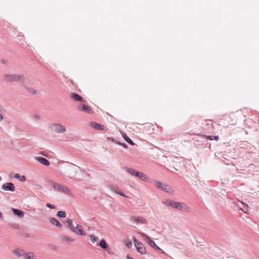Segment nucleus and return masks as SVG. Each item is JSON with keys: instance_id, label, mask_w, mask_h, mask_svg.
I'll return each mask as SVG.
<instances>
[{"instance_id": "nucleus-1", "label": "nucleus", "mask_w": 259, "mask_h": 259, "mask_svg": "<svg viewBox=\"0 0 259 259\" xmlns=\"http://www.w3.org/2000/svg\"><path fill=\"white\" fill-rule=\"evenodd\" d=\"M24 77L21 74H6L4 76V80L7 82L23 81Z\"/></svg>"}, {"instance_id": "nucleus-2", "label": "nucleus", "mask_w": 259, "mask_h": 259, "mask_svg": "<svg viewBox=\"0 0 259 259\" xmlns=\"http://www.w3.org/2000/svg\"><path fill=\"white\" fill-rule=\"evenodd\" d=\"M51 185L53 188L57 191H60L69 195H72V193L70 189L65 186L61 185L55 182H52Z\"/></svg>"}, {"instance_id": "nucleus-3", "label": "nucleus", "mask_w": 259, "mask_h": 259, "mask_svg": "<svg viewBox=\"0 0 259 259\" xmlns=\"http://www.w3.org/2000/svg\"><path fill=\"white\" fill-rule=\"evenodd\" d=\"M154 183L155 186L158 188V189L161 190L164 192L169 193L171 191V187L165 184L164 183H162L159 181L155 180L154 181Z\"/></svg>"}, {"instance_id": "nucleus-4", "label": "nucleus", "mask_w": 259, "mask_h": 259, "mask_svg": "<svg viewBox=\"0 0 259 259\" xmlns=\"http://www.w3.org/2000/svg\"><path fill=\"white\" fill-rule=\"evenodd\" d=\"M133 241L137 251L141 254H145L146 253V250L144 245L134 237H133Z\"/></svg>"}, {"instance_id": "nucleus-5", "label": "nucleus", "mask_w": 259, "mask_h": 259, "mask_svg": "<svg viewBox=\"0 0 259 259\" xmlns=\"http://www.w3.org/2000/svg\"><path fill=\"white\" fill-rule=\"evenodd\" d=\"M138 234L141 236V237L145 241H146L150 246L153 248L154 246H156V243H155V242L151 240V239L148 235L141 232H139Z\"/></svg>"}, {"instance_id": "nucleus-6", "label": "nucleus", "mask_w": 259, "mask_h": 259, "mask_svg": "<svg viewBox=\"0 0 259 259\" xmlns=\"http://www.w3.org/2000/svg\"><path fill=\"white\" fill-rule=\"evenodd\" d=\"M131 221L137 225L147 224V220L141 217H132L130 218Z\"/></svg>"}, {"instance_id": "nucleus-7", "label": "nucleus", "mask_w": 259, "mask_h": 259, "mask_svg": "<svg viewBox=\"0 0 259 259\" xmlns=\"http://www.w3.org/2000/svg\"><path fill=\"white\" fill-rule=\"evenodd\" d=\"M175 208L185 212L190 210V207L186 203L179 202H176Z\"/></svg>"}, {"instance_id": "nucleus-8", "label": "nucleus", "mask_w": 259, "mask_h": 259, "mask_svg": "<svg viewBox=\"0 0 259 259\" xmlns=\"http://www.w3.org/2000/svg\"><path fill=\"white\" fill-rule=\"evenodd\" d=\"M77 109L80 111H84L87 113H92L93 112V110L92 108L88 105H86L83 104H81L77 106Z\"/></svg>"}, {"instance_id": "nucleus-9", "label": "nucleus", "mask_w": 259, "mask_h": 259, "mask_svg": "<svg viewBox=\"0 0 259 259\" xmlns=\"http://www.w3.org/2000/svg\"><path fill=\"white\" fill-rule=\"evenodd\" d=\"M54 132L57 133H63L66 131L65 127L61 124H55L53 125Z\"/></svg>"}, {"instance_id": "nucleus-10", "label": "nucleus", "mask_w": 259, "mask_h": 259, "mask_svg": "<svg viewBox=\"0 0 259 259\" xmlns=\"http://www.w3.org/2000/svg\"><path fill=\"white\" fill-rule=\"evenodd\" d=\"M71 231L77 235L84 236L85 235L82 226L80 225H77L76 227H73Z\"/></svg>"}, {"instance_id": "nucleus-11", "label": "nucleus", "mask_w": 259, "mask_h": 259, "mask_svg": "<svg viewBox=\"0 0 259 259\" xmlns=\"http://www.w3.org/2000/svg\"><path fill=\"white\" fill-rule=\"evenodd\" d=\"M91 126L95 129L100 130L102 131L107 132L108 131V128L106 127L102 124H99L97 122H92L91 123Z\"/></svg>"}, {"instance_id": "nucleus-12", "label": "nucleus", "mask_w": 259, "mask_h": 259, "mask_svg": "<svg viewBox=\"0 0 259 259\" xmlns=\"http://www.w3.org/2000/svg\"><path fill=\"white\" fill-rule=\"evenodd\" d=\"M2 189L5 191L14 192L15 190V187L12 183H7L2 186Z\"/></svg>"}, {"instance_id": "nucleus-13", "label": "nucleus", "mask_w": 259, "mask_h": 259, "mask_svg": "<svg viewBox=\"0 0 259 259\" xmlns=\"http://www.w3.org/2000/svg\"><path fill=\"white\" fill-rule=\"evenodd\" d=\"M70 98L74 100V101H80L81 102H85V100L83 99V98L80 96V95L76 94V93H72L70 94Z\"/></svg>"}, {"instance_id": "nucleus-14", "label": "nucleus", "mask_w": 259, "mask_h": 259, "mask_svg": "<svg viewBox=\"0 0 259 259\" xmlns=\"http://www.w3.org/2000/svg\"><path fill=\"white\" fill-rule=\"evenodd\" d=\"M49 222L52 225H54L59 228H61L62 227L60 223L54 218H50L49 219Z\"/></svg>"}, {"instance_id": "nucleus-15", "label": "nucleus", "mask_w": 259, "mask_h": 259, "mask_svg": "<svg viewBox=\"0 0 259 259\" xmlns=\"http://www.w3.org/2000/svg\"><path fill=\"white\" fill-rule=\"evenodd\" d=\"M13 253L17 257H21L24 256L25 252L23 250L17 248L13 250Z\"/></svg>"}, {"instance_id": "nucleus-16", "label": "nucleus", "mask_w": 259, "mask_h": 259, "mask_svg": "<svg viewBox=\"0 0 259 259\" xmlns=\"http://www.w3.org/2000/svg\"><path fill=\"white\" fill-rule=\"evenodd\" d=\"M36 160L39 161L41 164L48 166L50 165V162L46 158L41 157H37L35 158Z\"/></svg>"}, {"instance_id": "nucleus-17", "label": "nucleus", "mask_w": 259, "mask_h": 259, "mask_svg": "<svg viewBox=\"0 0 259 259\" xmlns=\"http://www.w3.org/2000/svg\"><path fill=\"white\" fill-rule=\"evenodd\" d=\"M125 170L132 176L138 177L140 171H137L133 168L125 167Z\"/></svg>"}, {"instance_id": "nucleus-18", "label": "nucleus", "mask_w": 259, "mask_h": 259, "mask_svg": "<svg viewBox=\"0 0 259 259\" xmlns=\"http://www.w3.org/2000/svg\"><path fill=\"white\" fill-rule=\"evenodd\" d=\"M176 201L172 200L167 199L163 201V203L167 206H170L172 208H175Z\"/></svg>"}, {"instance_id": "nucleus-19", "label": "nucleus", "mask_w": 259, "mask_h": 259, "mask_svg": "<svg viewBox=\"0 0 259 259\" xmlns=\"http://www.w3.org/2000/svg\"><path fill=\"white\" fill-rule=\"evenodd\" d=\"M25 259H36V256L32 252H29L27 253H25L24 254Z\"/></svg>"}, {"instance_id": "nucleus-20", "label": "nucleus", "mask_w": 259, "mask_h": 259, "mask_svg": "<svg viewBox=\"0 0 259 259\" xmlns=\"http://www.w3.org/2000/svg\"><path fill=\"white\" fill-rule=\"evenodd\" d=\"M12 211L14 214L17 215L18 217L20 218H23L24 217V212L20 210L13 208Z\"/></svg>"}, {"instance_id": "nucleus-21", "label": "nucleus", "mask_w": 259, "mask_h": 259, "mask_svg": "<svg viewBox=\"0 0 259 259\" xmlns=\"http://www.w3.org/2000/svg\"><path fill=\"white\" fill-rule=\"evenodd\" d=\"M137 177L140 178L141 180L144 181H146L148 179V176L141 172H139Z\"/></svg>"}, {"instance_id": "nucleus-22", "label": "nucleus", "mask_w": 259, "mask_h": 259, "mask_svg": "<svg viewBox=\"0 0 259 259\" xmlns=\"http://www.w3.org/2000/svg\"><path fill=\"white\" fill-rule=\"evenodd\" d=\"M122 137L123 139L126 141L128 144H130L131 145H134V143L131 140V139L126 136V134H122Z\"/></svg>"}, {"instance_id": "nucleus-23", "label": "nucleus", "mask_w": 259, "mask_h": 259, "mask_svg": "<svg viewBox=\"0 0 259 259\" xmlns=\"http://www.w3.org/2000/svg\"><path fill=\"white\" fill-rule=\"evenodd\" d=\"M99 245L103 249H107L108 247V245L106 243L104 240H102L100 242Z\"/></svg>"}, {"instance_id": "nucleus-24", "label": "nucleus", "mask_w": 259, "mask_h": 259, "mask_svg": "<svg viewBox=\"0 0 259 259\" xmlns=\"http://www.w3.org/2000/svg\"><path fill=\"white\" fill-rule=\"evenodd\" d=\"M90 240L92 244H95L98 240V238L96 237L94 235L91 234L89 236Z\"/></svg>"}, {"instance_id": "nucleus-25", "label": "nucleus", "mask_w": 259, "mask_h": 259, "mask_svg": "<svg viewBox=\"0 0 259 259\" xmlns=\"http://www.w3.org/2000/svg\"><path fill=\"white\" fill-rule=\"evenodd\" d=\"M62 240L64 241H66L67 242H73L75 241L74 239L68 237L67 236L62 237Z\"/></svg>"}, {"instance_id": "nucleus-26", "label": "nucleus", "mask_w": 259, "mask_h": 259, "mask_svg": "<svg viewBox=\"0 0 259 259\" xmlns=\"http://www.w3.org/2000/svg\"><path fill=\"white\" fill-rule=\"evenodd\" d=\"M110 187V189L111 191H113L114 192L116 193V194H117V193H118L119 192V188L116 185H110L109 186Z\"/></svg>"}, {"instance_id": "nucleus-27", "label": "nucleus", "mask_w": 259, "mask_h": 259, "mask_svg": "<svg viewBox=\"0 0 259 259\" xmlns=\"http://www.w3.org/2000/svg\"><path fill=\"white\" fill-rule=\"evenodd\" d=\"M65 223L67 224L68 227L71 230L73 228V224H72V221L70 219H68L65 221Z\"/></svg>"}, {"instance_id": "nucleus-28", "label": "nucleus", "mask_w": 259, "mask_h": 259, "mask_svg": "<svg viewBox=\"0 0 259 259\" xmlns=\"http://www.w3.org/2000/svg\"><path fill=\"white\" fill-rule=\"evenodd\" d=\"M57 215L60 218H65L66 217V212L63 211H59L57 212Z\"/></svg>"}, {"instance_id": "nucleus-29", "label": "nucleus", "mask_w": 259, "mask_h": 259, "mask_svg": "<svg viewBox=\"0 0 259 259\" xmlns=\"http://www.w3.org/2000/svg\"><path fill=\"white\" fill-rule=\"evenodd\" d=\"M206 138L207 139H208V140H215L216 141H218L219 140V136L212 137V136H207L206 137Z\"/></svg>"}, {"instance_id": "nucleus-30", "label": "nucleus", "mask_w": 259, "mask_h": 259, "mask_svg": "<svg viewBox=\"0 0 259 259\" xmlns=\"http://www.w3.org/2000/svg\"><path fill=\"white\" fill-rule=\"evenodd\" d=\"M124 244L128 247H131V246L132 245V243L131 241L128 239L125 240L124 241Z\"/></svg>"}, {"instance_id": "nucleus-31", "label": "nucleus", "mask_w": 259, "mask_h": 259, "mask_svg": "<svg viewBox=\"0 0 259 259\" xmlns=\"http://www.w3.org/2000/svg\"><path fill=\"white\" fill-rule=\"evenodd\" d=\"M155 249L161 250L162 253L165 254V252L162 250L159 247H158L156 244V246L153 247Z\"/></svg>"}, {"instance_id": "nucleus-32", "label": "nucleus", "mask_w": 259, "mask_h": 259, "mask_svg": "<svg viewBox=\"0 0 259 259\" xmlns=\"http://www.w3.org/2000/svg\"><path fill=\"white\" fill-rule=\"evenodd\" d=\"M47 207H48L49 208H55L54 206L53 205H52V204H50V203H48L47 204Z\"/></svg>"}, {"instance_id": "nucleus-33", "label": "nucleus", "mask_w": 259, "mask_h": 259, "mask_svg": "<svg viewBox=\"0 0 259 259\" xmlns=\"http://www.w3.org/2000/svg\"><path fill=\"white\" fill-rule=\"evenodd\" d=\"M117 194L120 195L121 196H123V197H127V196L124 195L123 193L120 192L119 191L118 192V193H117Z\"/></svg>"}, {"instance_id": "nucleus-34", "label": "nucleus", "mask_w": 259, "mask_h": 259, "mask_svg": "<svg viewBox=\"0 0 259 259\" xmlns=\"http://www.w3.org/2000/svg\"><path fill=\"white\" fill-rule=\"evenodd\" d=\"M25 177L24 176H22L21 179H20V180L22 182H24L25 181Z\"/></svg>"}, {"instance_id": "nucleus-35", "label": "nucleus", "mask_w": 259, "mask_h": 259, "mask_svg": "<svg viewBox=\"0 0 259 259\" xmlns=\"http://www.w3.org/2000/svg\"><path fill=\"white\" fill-rule=\"evenodd\" d=\"M14 178H16V179H18L20 178V176L19 174H16L14 175Z\"/></svg>"}, {"instance_id": "nucleus-36", "label": "nucleus", "mask_w": 259, "mask_h": 259, "mask_svg": "<svg viewBox=\"0 0 259 259\" xmlns=\"http://www.w3.org/2000/svg\"><path fill=\"white\" fill-rule=\"evenodd\" d=\"M29 92L32 93H36L35 91L33 89H30L29 90Z\"/></svg>"}, {"instance_id": "nucleus-37", "label": "nucleus", "mask_w": 259, "mask_h": 259, "mask_svg": "<svg viewBox=\"0 0 259 259\" xmlns=\"http://www.w3.org/2000/svg\"><path fill=\"white\" fill-rule=\"evenodd\" d=\"M126 259H134L133 258H132V257H131L128 254H127L126 255Z\"/></svg>"}, {"instance_id": "nucleus-38", "label": "nucleus", "mask_w": 259, "mask_h": 259, "mask_svg": "<svg viewBox=\"0 0 259 259\" xmlns=\"http://www.w3.org/2000/svg\"><path fill=\"white\" fill-rule=\"evenodd\" d=\"M3 119V116L2 114H0V121Z\"/></svg>"}, {"instance_id": "nucleus-39", "label": "nucleus", "mask_w": 259, "mask_h": 259, "mask_svg": "<svg viewBox=\"0 0 259 259\" xmlns=\"http://www.w3.org/2000/svg\"><path fill=\"white\" fill-rule=\"evenodd\" d=\"M122 146H123L125 148H127V146L125 144H123L122 145Z\"/></svg>"}, {"instance_id": "nucleus-40", "label": "nucleus", "mask_w": 259, "mask_h": 259, "mask_svg": "<svg viewBox=\"0 0 259 259\" xmlns=\"http://www.w3.org/2000/svg\"><path fill=\"white\" fill-rule=\"evenodd\" d=\"M35 118L36 119H37V118H38L37 116H35Z\"/></svg>"}, {"instance_id": "nucleus-41", "label": "nucleus", "mask_w": 259, "mask_h": 259, "mask_svg": "<svg viewBox=\"0 0 259 259\" xmlns=\"http://www.w3.org/2000/svg\"><path fill=\"white\" fill-rule=\"evenodd\" d=\"M2 215V213L0 212V217Z\"/></svg>"}]
</instances>
